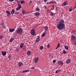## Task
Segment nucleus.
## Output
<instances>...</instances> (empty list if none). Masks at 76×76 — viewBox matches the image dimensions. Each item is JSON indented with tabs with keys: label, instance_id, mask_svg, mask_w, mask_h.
<instances>
[{
	"label": "nucleus",
	"instance_id": "17",
	"mask_svg": "<svg viewBox=\"0 0 76 76\" xmlns=\"http://www.w3.org/2000/svg\"><path fill=\"white\" fill-rule=\"evenodd\" d=\"M35 16H38L40 15V13L38 12H37L35 13Z\"/></svg>",
	"mask_w": 76,
	"mask_h": 76
},
{
	"label": "nucleus",
	"instance_id": "18",
	"mask_svg": "<svg viewBox=\"0 0 76 76\" xmlns=\"http://www.w3.org/2000/svg\"><path fill=\"white\" fill-rule=\"evenodd\" d=\"M56 2L53 1H51L49 2V4H56Z\"/></svg>",
	"mask_w": 76,
	"mask_h": 76
},
{
	"label": "nucleus",
	"instance_id": "1",
	"mask_svg": "<svg viewBox=\"0 0 76 76\" xmlns=\"http://www.w3.org/2000/svg\"><path fill=\"white\" fill-rule=\"evenodd\" d=\"M59 22L57 24V28L60 31H61L65 28V24L64 20H58Z\"/></svg>",
	"mask_w": 76,
	"mask_h": 76
},
{
	"label": "nucleus",
	"instance_id": "47",
	"mask_svg": "<svg viewBox=\"0 0 76 76\" xmlns=\"http://www.w3.org/2000/svg\"><path fill=\"white\" fill-rule=\"evenodd\" d=\"M31 69H35V68H34V67H32L31 68Z\"/></svg>",
	"mask_w": 76,
	"mask_h": 76
},
{
	"label": "nucleus",
	"instance_id": "21",
	"mask_svg": "<svg viewBox=\"0 0 76 76\" xmlns=\"http://www.w3.org/2000/svg\"><path fill=\"white\" fill-rule=\"evenodd\" d=\"M45 33H47V32H45H45L42 34V37H44L45 35Z\"/></svg>",
	"mask_w": 76,
	"mask_h": 76
},
{
	"label": "nucleus",
	"instance_id": "41",
	"mask_svg": "<svg viewBox=\"0 0 76 76\" xmlns=\"http://www.w3.org/2000/svg\"><path fill=\"white\" fill-rule=\"evenodd\" d=\"M11 2H12V1H14L15 0H9Z\"/></svg>",
	"mask_w": 76,
	"mask_h": 76
},
{
	"label": "nucleus",
	"instance_id": "42",
	"mask_svg": "<svg viewBox=\"0 0 76 76\" xmlns=\"http://www.w3.org/2000/svg\"><path fill=\"white\" fill-rule=\"evenodd\" d=\"M15 51H16V52H19V50L18 49H16Z\"/></svg>",
	"mask_w": 76,
	"mask_h": 76
},
{
	"label": "nucleus",
	"instance_id": "8",
	"mask_svg": "<svg viewBox=\"0 0 76 76\" xmlns=\"http://www.w3.org/2000/svg\"><path fill=\"white\" fill-rule=\"evenodd\" d=\"M68 4V2L67 1H64L63 3V6H66Z\"/></svg>",
	"mask_w": 76,
	"mask_h": 76
},
{
	"label": "nucleus",
	"instance_id": "15",
	"mask_svg": "<svg viewBox=\"0 0 76 76\" xmlns=\"http://www.w3.org/2000/svg\"><path fill=\"white\" fill-rule=\"evenodd\" d=\"M23 66V63L20 62H19L18 66H19V67H21V66Z\"/></svg>",
	"mask_w": 76,
	"mask_h": 76
},
{
	"label": "nucleus",
	"instance_id": "5",
	"mask_svg": "<svg viewBox=\"0 0 76 76\" xmlns=\"http://www.w3.org/2000/svg\"><path fill=\"white\" fill-rule=\"evenodd\" d=\"M58 64L59 65L60 64V65H61L62 66H63L64 64V63L63 62L61 61H58Z\"/></svg>",
	"mask_w": 76,
	"mask_h": 76
},
{
	"label": "nucleus",
	"instance_id": "7",
	"mask_svg": "<svg viewBox=\"0 0 76 76\" xmlns=\"http://www.w3.org/2000/svg\"><path fill=\"white\" fill-rule=\"evenodd\" d=\"M27 55L28 56H30L31 55V51L28 50L26 53Z\"/></svg>",
	"mask_w": 76,
	"mask_h": 76
},
{
	"label": "nucleus",
	"instance_id": "40",
	"mask_svg": "<svg viewBox=\"0 0 76 76\" xmlns=\"http://www.w3.org/2000/svg\"><path fill=\"white\" fill-rule=\"evenodd\" d=\"M47 48H50V45L49 44H48L47 45Z\"/></svg>",
	"mask_w": 76,
	"mask_h": 76
},
{
	"label": "nucleus",
	"instance_id": "16",
	"mask_svg": "<svg viewBox=\"0 0 76 76\" xmlns=\"http://www.w3.org/2000/svg\"><path fill=\"white\" fill-rule=\"evenodd\" d=\"M18 7H19V8H20V9H21L22 8V7H21V5L20 4V2H19L18 3Z\"/></svg>",
	"mask_w": 76,
	"mask_h": 76
},
{
	"label": "nucleus",
	"instance_id": "14",
	"mask_svg": "<svg viewBox=\"0 0 76 76\" xmlns=\"http://www.w3.org/2000/svg\"><path fill=\"white\" fill-rule=\"evenodd\" d=\"M44 28L45 32H47V30H48V27H47V26H45L44 27Z\"/></svg>",
	"mask_w": 76,
	"mask_h": 76
},
{
	"label": "nucleus",
	"instance_id": "22",
	"mask_svg": "<svg viewBox=\"0 0 76 76\" xmlns=\"http://www.w3.org/2000/svg\"><path fill=\"white\" fill-rule=\"evenodd\" d=\"M72 33L75 34V35H76V30H73L72 31Z\"/></svg>",
	"mask_w": 76,
	"mask_h": 76
},
{
	"label": "nucleus",
	"instance_id": "48",
	"mask_svg": "<svg viewBox=\"0 0 76 76\" xmlns=\"http://www.w3.org/2000/svg\"><path fill=\"white\" fill-rule=\"evenodd\" d=\"M45 9H47V7H46V6H45Z\"/></svg>",
	"mask_w": 76,
	"mask_h": 76
},
{
	"label": "nucleus",
	"instance_id": "4",
	"mask_svg": "<svg viewBox=\"0 0 76 76\" xmlns=\"http://www.w3.org/2000/svg\"><path fill=\"white\" fill-rule=\"evenodd\" d=\"M1 53L3 56H5L7 54V52L6 51H1Z\"/></svg>",
	"mask_w": 76,
	"mask_h": 76
},
{
	"label": "nucleus",
	"instance_id": "50",
	"mask_svg": "<svg viewBox=\"0 0 76 76\" xmlns=\"http://www.w3.org/2000/svg\"><path fill=\"white\" fill-rule=\"evenodd\" d=\"M50 4V3L47 2V4Z\"/></svg>",
	"mask_w": 76,
	"mask_h": 76
},
{
	"label": "nucleus",
	"instance_id": "49",
	"mask_svg": "<svg viewBox=\"0 0 76 76\" xmlns=\"http://www.w3.org/2000/svg\"><path fill=\"white\" fill-rule=\"evenodd\" d=\"M9 15H10L7 14V16H9Z\"/></svg>",
	"mask_w": 76,
	"mask_h": 76
},
{
	"label": "nucleus",
	"instance_id": "23",
	"mask_svg": "<svg viewBox=\"0 0 76 76\" xmlns=\"http://www.w3.org/2000/svg\"><path fill=\"white\" fill-rule=\"evenodd\" d=\"M64 47L65 49L67 50H69V48H68V47L67 46L64 45Z\"/></svg>",
	"mask_w": 76,
	"mask_h": 76
},
{
	"label": "nucleus",
	"instance_id": "35",
	"mask_svg": "<svg viewBox=\"0 0 76 76\" xmlns=\"http://www.w3.org/2000/svg\"><path fill=\"white\" fill-rule=\"evenodd\" d=\"M19 12H15V15H16L17 14H19Z\"/></svg>",
	"mask_w": 76,
	"mask_h": 76
},
{
	"label": "nucleus",
	"instance_id": "39",
	"mask_svg": "<svg viewBox=\"0 0 76 76\" xmlns=\"http://www.w3.org/2000/svg\"><path fill=\"white\" fill-rule=\"evenodd\" d=\"M50 15H51V16H54V14H53V13H52L50 14Z\"/></svg>",
	"mask_w": 76,
	"mask_h": 76
},
{
	"label": "nucleus",
	"instance_id": "26",
	"mask_svg": "<svg viewBox=\"0 0 76 76\" xmlns=\"http://www.w3.org/2000/svg\"><path fill=\"white\" fill-rule=\"evenodd\" d=\"M21 4H23L25 3V1H20Z\"/></svg>",
	"mask_w": 76,
	"mask_h": 76
},
{
	"label": "nucleus",
	"instance_id": "30",
	"mask_svg": "<svg viewBox=\"0 0 76 76\" xmlns=\"http://www.w3.org/2000/svg\"><path fill=\"white\" fill-rule=\"evenodd\" d=\"M40 9H39L38 8H36V10L37 12H38L39 10H40Z\"/></svg>",
	"mask_w": 76,
	"mask_h": 76
},
{
	"label": "nucleus",
	"instance_id": "43",
	"mask_svg": "<svg viewBox=\"0 0 76 76\" xmlns=\"http://www.w3.org/2000/svg\"><path fill=\"white\" fill-rule=\"evenodd\" d=\"M32 1H31L29 3V4H31V3H32Z\"/></svg>",
	"mask_w": 76,
	"mask_h": 76
},
{
	"label": "nucleus",
	"instance_id": "32",
	"mask_svg": "<svg viewBox=\"0 0 76 76\" xmlns=\"http://www.w3.org/2000/svg\"><path fill=\"white\" fill-rule=\"evenodd\" d=\"M20 9V8L18 7L16 8V10H19Z\"/></svg>",
	"mask_w": 76,
	"mask_h": 76
},
{
	"label": "nucleus",
	"instance_id": "2",
	"mask_svg": "<svg viewBox=\"0 0 76 76\" xmlns=\"http://www.w3.org/2000/svg\"><path fill=\"white\" fill-rule=\"evenodd\" d=\"M16 32H17V34H18L21 35V34H22V33H23V30H22V28H18L16 30Z\"/></svg>",
	"mask_w": 76,
	"mask_h": 76
},
{
	"label": "nucleus",
	"instance_id": "27",
	"mask_svg": "<svg viewBox=\"0 0 76 76\" xmlns=\"http://www.w3.org/2000/svg\"><path fill=\"white\" fill-rule=\"evenodd\" d=\"M6 12L7 14L8 15H10V12L9 11H7Z\"/></svg>",
	"mask_w": 76,
	"mask_h": 76
},
{
	"label": "nucleus",
	"instance_id": "51",
	"mask_svg": "<svg viewBox=\"0 0 76 76\" xmlns=\"http://www.w3.org/2000/svg\"><path fill=\"white\" fill-rule=\"evenodd\" d=\"M74 44H75V45H76V42H74Z\"/></svg>",
	"mask_w": 76,
	"mask_h": 76
},
{
	"label": "nucleus",
	"instance_id": "36",
	"mask_svg": "<svg viewBox=\"0 0 76 76\" xmlns=\"http://www.w3.org/2000/svg\"><path fill=\"white\" fill-rule=\"evenodd\" d=\"M3 36H0V39H3Z\"/></svg>",
	"mask_w": 76,
	"mask_h": 76
},
{
	"label": "nucleus",
	"instance_id": "28",
	"mask_svg": "<svg viewBox=\"0 0 76 76\" xmlns=\"http://www.w3.org/2000/svg\"><path fill=\"white\" fill-rule=\"evenodd\" d=\"M69 12H71L73 10V9H72V8L71 7V8H69Z\"/></svg>",
	"mask_w": 76,
	"mask_h": 76
},
{
	"label": "nucleus",
	"instance_id": "46",
	"mask_svg": "<svg viewBox=\"0 0 76 76\" xmlns=\"http://www.w3.org/2000/svg\"><path fill=\"white\" fill-rule=\"evenodd\" d=\"M57 7H56V9L55 10V11H57Z\"/></svg>",
	"mask_w": 76,
	"mask_h": 76
},
{
	"label": "nucleus",
	"instance_id": "29",
	"mask_svg": "<svg viewBox=\"0 0 76 76\" xmlns=\"http://www.w3.org/2000/svg\"><path fill=\"white\" fill-rule=\"evenodd\" d=\"M59 72H60V70H56L55 72L56 73H58Z\"/></svg>",
	"mask_w": 76,
	"mask_h": 76
},
{
	"label": "nucleus",
	"instance_id": "9",
	"mask_svg": "<svg viewBox=\"0 0 76 76\" xmlns=\"http://www.w3.org/2000/svg\"><path fill=\"white\" fill-rule=\"evenodd\" d=\"M71 39L73 41H76V37L74 36H72L71 37Z\"/></svg>",
	"mask_w": 76,
	"mask_h": 76
},
{
	"label": "nucleus",
	"instance_id": "33",
	"mask_svg": "<svg viewBox=\"0 0 76 76\" xmlns=\"http://www.w3.org/2000/svg\"><path fill=\"white\" fill-rule=\"evenodd\" d=\"M43 48H44L43 46H41L40 47V49L41 50H42V49H43Z\"/></svg>",
	"mask_w": 76,
	"mask_h": 76
},
{
	"label": "nucleus",
	"instance_id": "19",
	"mask_svg": "<svg viewBox=\"0 0 76 76\" xmlns=\"http://www.w3.org/2000/svg\"><path fill=\"white\" fill-rule=\"evenodd\" d=\"M14 39H15L13 38H11L10 40V42H13V40H14Z\"/></svg>",
	"mask_w": 76,
	"mask_h": 76
},
{
	"label": "nucleus",
	"instance_id": "31",
	"mask_svg": "<svg viewBox=\"0 0 76 76\" xmlns=\"http://www.w3.org/2000/svg\"><path fill=\"white\" fill-rule=\"evenodd\" d=\"M8 58H9V60H10V58H12V56H10V55H9V56H8Z\"/></svg>",
	"mask_w": 76,
	"mask_h": 76
},
{
	"label": "nucleus",
	"instance_id": "6",
	"mask_svg": "<svg viewBox=\"0 0 76 76\" xmlns=\"http://www.w3.org/2000/svg\"><path fill=\"white\" fill-rule=\"evenodd\" d=\"M72 61V60L69 58L67 59L66 61V64H69V63Z\"/></svg>",
	"mask_w": 76,
	"mask_h": 76
},
{
	"label": "nucleus",
	"instance_id": "44",
	"mask_svg": "<svg viewBox=\"0 0 76 76\" xmlns=\"http://www.w3.org/2000/svg\"><path fill=\"white\" fill-rule=\"evenodd\" d=\"M23 49L24 50H25V47H24L23 48Z\"/></svg>",
	"mask_w": 76,
	"mask_h": 76
},
{
	"label": "nucleus",
	"instance_id": "24",
	"mask_svg": "<svg viewBox=\"0 0 76 76\" xmlns=\"http://www.w3.org/2000/svg\"><path fill=\"white\" fill-rule=\"evenodd\" d=\"M15 10H12V11H11V14H14V13H15Z\"/></svg>",
	"mask_w": 76,
	"mask_h": 76
},
{
	"label": "nucleus",
	"instance_id": "45",
	"mask_svg": "<svg viewBox=\"0 0 76 76\" xmlns=\"http://www.w3.org/2000/svg\"><path fill=\"white\" fill-rule=\"evenodd\" d=\"M44 1L45 2H47V0H44Z\"/></svg>",
	"mask_w": 76,
	"mask_h": 76
},
{
	"label": "nucleus",
	"instance_id": "52",
	"mask_svg": "<svg viewBox=\"0 0 76 76\" xmlns=\"http://www.w3.org/2000/svg\"><path fill=\"white\" fill-rule=\"evenodd\" d=\"M57 48V47L56 48V50L57 49V48Z\"/></svg>",
	"mask_w": 76,
	"mask_h": 76
},
{
	"label": "nucleus",
	"instance_id": "3",
	"mask_svg": "<svg viewBox=\"0 0 76 76\" xmlns=\"http://www.w3.org/2000/svg\"><path fill=\"white\" fill-rule=\"evenodd\" d=\"M31 35L35 36V29H32L31 30Z\"/></svg>",
	"mask_w": 76,
	"mask_h": 76
},
{
	"label": "nucleus",
	"instance_id": "13",
	"mask_svg": "<svg viewBox=\"0 0 76 76\" xmlns=\"http://www.w3.org/2000/svg\"><path fill=\"white\" fill-rule=\"evenodd\" d=\"M24 46V43L22 42L21 43V44L20 45V48H23Z\"/></svg>",
	"mask_w": 76,
	"mask_h": 76
},
{
	"label": "nucleus",
	"instance_id": "38",
	"mask_svg": "<svg viewBox=\"0 0 76 76\" xmlns=\"http://www.w3.org/2000/svg\"><path fill=\"white\" fill-rule=\"evenodd\" d=\"M59 47H60V43H58V45L57 46V48H59Z\"/></svg>",
	"mask_w": 76,
	"mask_h": 76
},
{
	"label": "nucleus",
	"instance_id": "10",
	"mask_svg": "<svg viewBox=\"0 0 76 76\" xmlns=\"http://www.w3.org/2000/svg\"><path fill=\"white\" fill-rule=\"evenodd\" d=\"M15 28H10L9 29V31L10 32H14L15 31Z\"/></svg>",
	"mask_w": 76,
	"mask_h": 76
},
{
	"label": "nucleus",
	"instance_id": "20",
	"mask_svg": "<svg viewBox=\"0 0 76 76\" xmlns=\"http://www.w3.org/2000/svg\"><path fill=\"white\" fill-rule=\"evenodd\" d=\"M29 72V70L27 69L23 71H22V73H26V72Z\"/></svg>",
	"mask_w": 76,
	"mask_h": 76
},
{
	"label": "nucleus",
	"instance_id": "12",
	"mask_svg": "<svg viewBox=\"0 0 76 76\" xmlns=\"http://www.w3.org/2000/svg\"><path fill=\"white\" fill-rule=\"evenodd\" d=\"M40 38L39 37H38L36 40V42H39V40H40Z\"/></svg>",
	"mask_w": 76,
	"mask_h": 76
},
{
	"label": "nucleus",
	"instance_id": "53",
	"mask_svg": "<svg viewBox=\"0 0 76 76\" xmlns=\"http://www.w3.org/2000/svg\"><path fill=\"white\" fill-rule=\"evenodd\" d=\"M75 66H76V64L75 65Z\"/></svg>",
	"mask_w": 76,
	"mask_h": 76
},
{
	"label": "nucleus",
	"instance_id": "11",
	"mask_svg": "<svg viewBox=\"0 0 76 76\" xmlns=\"http://www.w3.org/2000/svg\"><path fill=\"white\" fill-rule=\"evenodd\" d=\"M38 60H39V58H35L34 59V62L35 63H37V62H38Z\"/></svg>",
	"mask_w": 76,
	"mask_h": 76
},
{
	"label": "nucleus",
	"instance_id": "25",
	"mask_svg": "<svg viewBox=\"0 0 76 76\" xmlns=\"http://www.w3.org/2000/svg\"><path fill=\"white\" fill-rule=\"evenodd\" d=\"M63 54H66L67 53V52H66V51H65V50H64L63 51Z\"/></svg>",
	"mask_w": 76,
	"mask_h": 76
},
{
	"label": "nucleus",
	"instance_id": "37",
	"mask_svg": "<svg viewBox=\"0 0 76 76\" xmlns=\"http://www.w3.org/2000/svg\"><path fill=\"white\" fill-rule=\"evenodd\" d=\"M53 63H56V60H54L53 61Z\"/></svg>",
	"mask_w": 76,
	"mask_h": 76
},
{
	"label": "nucleus",
	"instance_id": "34",
	"mask_svg": "<svg viewBox=\"0 0 76 76\" xmlns=\"http://www.w3.org/2000/svg\"><path fill=\"white\" fill-rule=\"evenodd\" d=\"M23 14L24 15H25V11L24 10H23L22 11Z\"/></svg>",
	"mask_w": 76,
	"mask_h": 76
}]
</instances>
